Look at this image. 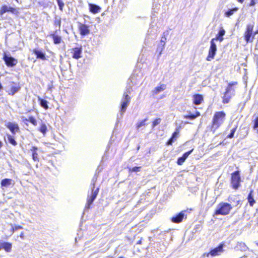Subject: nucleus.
<instances>
[{
  "mask_svg": "<svg viewBox=\"0 0 258 258\" xmlns=\"http://www.w3.org/2000/svg\"><path fill=\"white\" fill-rule=\"evenodd\" d=\"M194 149H191V150L186 152L183 154L182 157H180L178 158L177 163L179 165H181L183 164V163L185 161L186 159L188 157V156L192 153Z\"/></svg>",
  "mask_w": 258,
  "mask_h": 258,
  "instance_id": "dca6fc26",
  "label": "nucleus"
},
{
  "mask_svg": "<svg viewBox=\"0 0 258 258\" xmlns=\"http://www.w3.org/2000/svg\"><path fill=\"white\" fill-rule=\"evenodd\" d=\"M97 179L96 177H94L92 180L91 185H92V189L91 195L88 196V199L86 205L85 206V210H88L90 209L91 205L93 203L94 201L97 197V196L98 194L99 188H97L95 189V184Z\"/></svg>",
  "mask_w": 258,
  "mask_h": 258,
  "instance_id": "f03ea898",
  "label": "nucleus"
},
{
  "mask_svg": "<svg viewBox=\"0 0 258 258\" xmlns=\"http://www.w3.org/2000/svg\"><path fill=\"white\" fill-rule=\"evenodd\" d=\"M224 246V244L223 243H220L219 246L211 250L209 253H205L204 254V256L206 255L207 257L211 255L212 256H215L216 255H219L221 254L222 252H223V247Z\"/></svg>",
  "mask_w": 258,
  "mask_h": 258,
  "instance_id": "9d476101",
  "label": "nucleus"
},
{
  "mask_svg": "<svg viewBox=\"0 0 258 258\" xmlns=\"http://www.w3.org/2000/svg\"><path fill=\"white\" fill-rule=\"evenodd\" d=\"M15 1H17V2H18V0H15Z\"/></svg>",
  "mask_w": 258,
  "mask_h": 258,
  "instance_id": "052dcab7",
  "label": "nucleus"
},
{
  "mask_svg": "<svg viewBox=\"0 0 258 258\" xmlns=\"http://www.w3.org/2000/svg\"><path fill=\"white\" fill-rule=\"evenodd\" d=\"M33 52L36 55L37 58H39L43 60L46 59L45 53L42 51L35 49H33Z\"/></svg>",
  "mask_w": 258,
  "mask_h": 258,
  "instance_id": "aec40b11",
  "label": "nucleus"
},
{
  "mask_svg": "<svg viewBox=\"0 0 258 258\" xmlns=\"http://www.w3.org/2000/svg\"><path fill=\"white\" fill-rule=\"evenodd\" d=\"M178 135V132L177 131L174 132L171 136V137L168 141L167 144L168 145H171L173 143V142L176 140L177 138V136Z\"/></svg>",
  "mask_w": 258,
  "mask_h": 258,
  "instance_id": "a878e982",
  "label": "nucleus"
},
{
  "mask_svg": "<svg viewBox=\"0 0 258 258\" xmlns=\"http://www.w3.org/2000/svg\"><path fill=\"white\" fill-rule=\"evenodd\" d=\"M241 177L239 171H236L231 174V184L233 188L237 189L240 186Z\"/></svg>",
  "mask_w": 258,
  "mask_h": 258,
  "instance_id": "0eeeda50",
  "label": "nucleus"
},
{
  "mask_svg": "<svg viewBox=\"0 0 258 258\" xmlns=\"http://www.w3.org/2000/svg\"><path fill=\"white\" fill-rule=\"evenodd\" d=\"M244 0H237V1L240 3H243Z\"/></svg>",
  "mask_w": 258,
  "mask_h": 258,
  "instance_id": "5fc2aeb1",
  "label": "nucleus"
},
{
  "mask_svg": "<svg viewBox=\"0 0 258 258\" xmlns=\"http://www.w3.org/2000/svg\"><path fill=\"white\" fill-rule=\"evenodd\" d=\"M235 249L237 250H240L242 251H246L248 249V247L246 245L242 242H238Z\"/></svg>",
  "mask_w": 258,
  "mask_h": 258,
  "instance_id": "5701e85b",
  "label": "nucleus"
},
{
  "mask_svg": "<svg viewBox=\"0 0 258 258\" xmlns=\"http://www.w3.org/2000/svg\"><path fill=\"white\" fill-rule=\"evenodd\" d=\"M5 125L14 134L19 132L18 124L15 122H6Z\"/></svg>",
  "mask_w": 258,
  "mask_h": 258,
  "instance_id": "ddd939ff",
  "label": "nucleus"
},
{
  "mask_svg": "<svg viewBox=\"0 0 258 258\" xmlns=\"http://www.w3.org/2000/svg\"><path fill=\"white\" fill-rule=\"evenodd\" d=\"M40 132H41L43 134H45L47 131V127L45 124H42L39 129Z\"/></svg>",
  "mask_w": 258,
  "mask_h": 258,
  "instance_id": "4c0bfd02",
  "label": "nucleus"
},
{
  "mask_svg": "<svg viewBox=\"0 0 258 258\" xmlns=\"http://www.w3.org/2000/svg\"><path fill=\"white\" fill-rule=\"evenodd\" d=\"M22 228H23L21 226H15L14 227H13L12 231L14 232V231H16V230H17L19 229H21Z\"/></svg>",
  "mask_w": 258,
  "mask_h": 258,
  "instance_id": "49530a36",
  "label": "nucleus"
},
{
  "mask_svg": "<svg viewBox=\"0 0 258 258\" xmlns=\"http://www.w3.org/2000/svg\"><path fill=\"white\" fill-rule=\"evenodd\" d=\"M5 249L7 252H10L12 249V244L7 242H0V250Z\"/></svg>",
  "mask_w": 258,
  "mask_h": 258,
  "instance_id": "412c9836",
  "label": "nucleus"
},
{
  "mask_svg": "<svg viewBox=\"0 0 258 258\" xmlns=\"http://www.w3.org/2000/svg\"><path fill=\"white\" fill-rule=\"evenodd\" d=\"M8 12V6L3 5L0 9V16L2 17L5 13Z\"/></svg>",
  "mask_w": 258,
  "mask_h": 258,
  "instance_id": "72a5a7b5",
  "label": "nucleus"
},
{
  "mask_svg": "<svg viewBox=\"0 0 258 258\" xmlns=\"http://www.w3.org/2000/svg\"><path fill=\"white\" fill-rule=\"evenodd\" d=\"M39 100L40 102V104L41 107H42L43 108H44L45 109H47L48 108V106L47 105L48 102L46 100L43 99H41V98H39Z\"/></svg>",
  "mask_w": 258,
  "mask_h": 258,
  "instance_id": "c756f323",
  "label": "nucleus"
},
{
  "mask_svg": "<svg viewBox=\"0 0 258 258\" xmlns=\"http://www.w3.org/2000/svg\"><path fill=\"white\" fill-rule=\"evenodd\" d=\"M12 179L5 178L2 180L1 185L3 187H8L11 184Z\"/></svg>",
  "mask_w": 258,
  "mask_h": 258,
  "instance_id": "c85d7f7f",
  "label": "nucleus"
},
{
  "mask_svg": "<svg viewBox=\"0 0 258 258\" xmlns=\"http://www.w3.org/2000/svg\"><path fill=\"white\" fill-rule=\"evenodd\" d=\"M21 119H22V121H23V122H25V121H29V118H28V119H27V118H25L24 116H22V117H21Z\"/></svg>",
  "mask_w": 258,
  "mask_h": 258,
  "instance_id": "09e8293b",
  "label": "nucleus"
},
{
  "mask_svg": "<svg viewBox=\"0 0 258 258\" xmlns=\"http://www.w3.org/2000/svg\"><path fill=\"white\" fill-rule=\"evenodd\" d=\"M161 49V45H160V44L158 46V48H157V51H159L160 52V50ZM161 54H159V55H160Z\"/></svg>",
  "mask_w": 258,
  "mask_h": 258,
  "instance_id": "3c124183",
  "label": "nucleus"
},
{
  "mask_svg": "<svg viewBox=\"0 0 258 258\" xmlns=\"http://www.w3.org/2000/svg\"><path fill=\"white\" fill-rule=\"evenodd\" d=\"M225 31L222 27H221L220 30L219 31L218 33L216 35V37L213 38L212 40H214V41H215V40H219L220 42H222L224 39L223 36L225 35Z\"/></svg>",
  "mask_w": 258,
  "mask_h": 258,
  "instance_id": "f3484780",
  "label": "nucleus"
},
{
  "mask_svg": "<svg viewBox=\"0 0 258 258\" xmlns=\"http://www.w3.org/2000/svg\"><path fill=\"white\" fill-rule=\"evenodd\" d=\"M166 89V85L164 84H160V86L155 88V89L152 91V93L153 95H157Z\"/></svg>",
  "mask_w": 258,
  "mask_h": 258,
  "instance_id": "6ab92c4d",
  "label": "nucleus"
},
{
  "mask_svg": "<svg viewBox=\"0 0 258 258\" xmlns=\"http://www.w3.org/2000/svg\"><path fill=\"white\" fill-rule=\"evenodd\" d=\"M217 51V45L214 41V40H211L210 42V47L209 50V54L207 57V60L210 61L214 58L216 52Z\"/></svg>",
  "mask_w": 258,
  "mask_h": 258,
  "instance_id": "9b49d317",
  "label": "nucleus"
},
{
  "mask_svg": "<svg viewBox=\"0 0 258 258\" xmlns=\"http://www.w3.org/2000/svg\"><path fill=\"white\" fill-rule=\"evenodd\" d=\"M256 34H258V30H256V31H255V32L253 33V35H254V36Z\"/></svg>",
  "mask_w": 258,
  "mask_h": 258,
  "instance_id": "6e6d98bb",
  "label": "nucleus"
},
{
  "mask_svg": "<svg viewBox=\"0 0 258 258\" xmlns=\"http://www.w3.org/2000/svg\"><path fill=\"white\" fill-rule=\"evenodd\" d=\"M3 60L5 64L8 67L13 68L15 67L18 63V60L12 57L10 54L4 52L3 55Z\"/></svg>",
  "mask_w": 258,
  "mask_h": 258,
  "instance_id": "6e6552de",
  "label": "nucleus"
},
{
  "mask_svg": "<svg viewBox=\"0 0 258 258\" xmlns=\"http://www.w3.org/2000/svg\"><path fill=\"white\" fill-rule=\"evenodd\" d=\"M226 114L224 111L216 112L213 118L212 131H215L221 125L225 120Z\"/></svg>",
  "mask_w": 258,
  "mask_h": 258,
  "instance_id": "f257e3e1",
  "label": "nucleus"
},
{
  "mask_svg": "<svg viewBox=\"0 0 258 258\" xmlns=\"http://www.w3.org/2000/svg\"><path fill=\"white\" fill-rule=\"evenodd\" d=\"M203 101V97L200 94H196L193 96V102L195 105H198L201 104Z\"/></svg>",
  "mask_w": 258,
  "mask_h": 258,
  "instance_id": "b1692460",
  "label": "nucleus"
},
{
  "mask_svg": "<svg viewBox=\"0 0 258 258\" xmlns=\"http://www.w3.org/2000/svg\"><path fill=\"white\" fill-rule=\"evenodd\" d=\"M236 129H237V127H235L232 128L231 130L230 134L228 136L227 138H230V139L233 138L234 134L236 131Z\"/></svg>",
  "mask_w": 258,
  "mask_h": 258,
  "instance_id": "79ce46f5",
  "label": "nucleus"
},
{
  "mask_svg": "<svg viewBox=\"0 0 258 258\" xmlns=\"http://www.w3.org/2000/svg\"><path fill=\"white\" fill-rule=\"evenodd\" d=\"M166 38L165 37H162V39L160 41V45H161V49L160 51V54H161V53L163 51V50L164 49V47H165V40H166Z\"/></svg>",
  "mask_w": 258,
  "mask_h": 258,
  "instance_id": "c9c22d12",
  "label": "nucleus"
},
{
  "mask_svg": "<svg viewBox=\"0 0 258 258\" xmlns=\"http://www.w3.org/2000/svg\"><path fill=\"white\" fill-rule=\"evenodd\" d=\"M2 146H3V143L1 141H0V148H2Z\"/></svg>",
  "mask_w": 258,
  "mask_h": 258,
  "instance_id": "4d7b16f0",
  "label": "nucleus"
},
{
  "mask_svg": "<svg viewBox=\"0 0 258 258\" xmlns=\"http://www.w3.org/2000/svg\"><path fill=\"white\" fill-rule=\"evenodd\" d=\"M161 121V119L160 118L156 119L153 122L152 124V128H154L156 125H158L160 123Z\"/></svg>",
  "mask_w": 258,
  "mask_h": 258,
  "instance_id": "ea45409f",
  "label": "nucleus"
},
{
  "mask_svg": "<svg viewBox=\"0 0 258 258\" xmlns=\"http://www.w3.org/2000/svg\"><path fill=\"white\" fill-rule=\"evenodd\" d=\"M29 121L30 122L34 125H37V121L36 119L33 116H30L29 117Z\"/></svg>",
  "mask_w": 258,
  "mask_h": 258,
  "instance_id": "37998d69",
  "label": "nucleus"
},
{
  "mask_svg": "<svg viewBox=\"0 0 258 258\" xmlns=\"http://www.w3.org/2000/svg\"><path fill=\"white\" fill-rule=\"evenodd\" d=\"M161 49V45H160V44L158 46V48H157V51H159L160 52V50ZM161 54H159V55H160Z\"/></svg>",
  "mask_w": 258,
  "mask_h": 258,
  "instance_id": "603ef678",
  "label": "nucleus"
},
{
  "mask_svg": "<svg viewBox=\"0 0 258 258\" xmlns=\"http://www.w3.org/2000/svg\"><path fill=\"white\" fill-rule=\"evenodd\" d=\"M141 240H139L138 242H137V244H141Z\"/></svg>",
  "mask_w": 258,
  "mask_h": 258,
  "instance_id": "13d9d810",
  "label": "nucleus"
},
{
  "mask_svg": "<svg viewBox=\"0 0 258 258\" xmlns=\"http://www.w3.org/2000/svg\"><path fill=\"white\" fill-rule=\"evenodd\" d=\"M232 209V207L230 204L227 203H221L217 205L214 215H227Z\"/></svg>",
  "mask_w": 258,
  "mask_h": 258,
  "instance_id": "20e7f679",
  "label": "nucleus"
},
{
  "mask_svg": "<svg viewBox=\"0 0 258 258\" xmlns=\"http://www.w3.org/2000/svg\"><path fill=\"white\" fill-rule=\"evenodd\" d=\"M8 12H10L12 14L18 15L19 14V10L12 7L8 6Z\"/></svg>",
  "mask_w": 258,
  "mask_h": 258,
  "instance_id": "7c9ffc66",
  "label": "nucleus"
},
{
  "mask_svg": "<svg viewBox=\"0 0 258 258\" xmlns=\"http://www.w3.org/2000/svg\"><path fill=\"white\" fill-rule=\"evenodd\" d=\"M141 167H134L132 169H130L132 172H138L140 170Z\"/></svg>",
  "mask_w": 258,
  "mask_h": 258,
  "instance_id": "a18cd8bd",
  "label": "nucleus"
},
{
  "mask_svg": "<svg viewBox=\"0 0 258 258\" xmlns=\"http://www.w3.org/2000/svg\"><path fill=\"white\" fill-rule=\"evenodd\" d=\"M79 29L81 35L85 36L90 33L89 27L80 23H79Z\"/></svg>",
  "mask_w": 258,
  "mask_h": 258,
  "instance_id": "2eb2a0df",
  "label": "nucleus"
},
{
  "mask_svg": "<svg viewBox=\"0 0 258 258\" xmlns=\"http://www.w3.org/2000/svg\"><path fill=\"white\" fill-rule=\"evenodd\" d=\"M255 119L254 120L253 128L256 130L258 127V115H254Z\"/></svg>",
  "mask_w": 258,
  "mask_h": 258,
  "instance_id": "58836bf2",
  "label": "nucleus"
},
{
  "mask_svg": "<svg viewBox=\"0 0 258 258\" xmlns=\"http://www.w3.org/2000/svg\"><path fill=\"white\" fill-rule=\"evenodd\" d=\"M257 43H258V40H257Z\"/></svg>",
  "mask_w": 258,
  "mask_h": 258,
  "instance_id": "680f3d73",
  "label": "nucleus"
},
{
  "mask_svg": "<svg viewBox=\"0 0 258 258\" xmlns=\"http://www.w3.org/2000/svg\"><path fill=\"white\" fill-rule=\"evenodd\" d=\"M37 150H38V148L35 146L32 147L30 150L32 152V159L34 161H39Z\"/></svg>",
  "mask_w": 258,
  "mask_h": 258,
  "instance_id": "393cba45",
  "label": "nucleus"
},
{
  "mask_svg": "<svg viewBox=\"0 0 258 258\" xmlns=\"http://www.w3.org/2000/svg\"><path fill=\"white\" fill-rule=\"evenodd\" d=\"M186 211H182L176 215L173 216L171 218V221L173 223H179L182 222L184 217H186Z\"/></svg>",
  "mask_w": 258,
  "mask_h": 258,
  "instance_id": "f8f14e48",
  "label": "nucleus"
},
{
  "mask_svg": "<svg viewBox=\"0 0 258 258\" xmlns=\"http://www.w3.org/2000/svg\"><path fill=\"white\" fill-rule=\"evenodd\" d=\"M253 25L248 24L246 26V31L244 33V39L247 43L248 42H252L254 39V35L253 33Z\"/></svg>",
  "mask_w": 258,
  "mask_h": 258,
  "instance_id": "423d86ee",
  "label": "nucleus"
},
{
  "mask_svg": "<svg viewBox=\"0 0 258 258\" xmlns=\"http://www.w3.org/2000/svg\"><path fill=\"white\" fill-rule=\"evenodd\" d=\"M7 139L9 142L14 146H16L17 144V143L15 141V139L11 135H7Z\"/></svg>",
  "mask_w": 258,
  "mask_h": 258,
  "instance_id": "f704fd0d",
  "label": "nucleus"
},
{
  "mask_svg": "<svg viewBox=\"0 0 258 258\" xmlns=\"http://www.w3.org/2000/svg\"><path fill=\"white\" fill-rule=\"evenodd\" d=\"M54 24L55 26H58L59 29H60L61 26V18L60 17L57 16L55 17Z\"/></svg>",
  "mask_w": 258,
  "mask_h": 258,
  "instance_id": "2f4dec72",
  "label": "nucleus"
},
{
  "mask_svg": "<svg viewBox=\"0 0 258 258\" xmlns=\"http://www.w3.org/2000/svg\"><path fill=\"white\" fill-rule=\"evenodd\" d=\"M82 47H75L71 49V53L73 54V58L78 59L82 57Z\"/></svg>",
  "mask_w": 258,
  "mask_h": 258,
  "instance_id": "4468645a",
  "label": "nucleus"
},
{
  "mask_svg": "<svg viewBox=\"0 0 258 258\" xmlns=\"http://www.w3.org/2000/svg\"><path fill=\"white\" fill-rule=\"evenodd\" d=\"M257 245H258V242L256 243Z\"/></svg>",
  "mask_w": 258,
  "mask_h": 258,
  "instance_id": "bf43d9fd",
  "label": "nucleus"
},
{
  "mask_svg": "<svg viewBox=\"0 0 258 258\" xmlns=\"http://www.w3.org/2000/svg\"><path fill=\"white\" fill-rule=\"evenodd\" d=\"M20 237L22 238V239H24V233L23 232H22L20 235Z\"/></svg>",
  "mask_w": 258,
  "mask_h": 258,
  "instance_id": "864d4df0",
  "label": "nucleus"
},
{
  "mask_svg": "<svg viewBox=\"0 0 258 258\" xmlns=\"http://www.w3.org/2000/svg\"><path fill=\"white\" fill-rule=\"evenodd\" d=\"M57 2L58 6L59 7V9L60 11H62L63 8L64 7V3L62 0H56Z\"/></svg>",
  "mask_w": 258,
  "mask_h": 258,
  "instance_id": "a19ab883",
  "label": "nucleus"
},
{
  "mask_svg": "<svg viewBox=\"0 0 258 258\" xmlns=\"http://www.w3.org/2000/svg\"><path fill=\"white\" fill-rule=\"evenodd\" d=\"M184 117L187 119H189L190 120H194L196 118V116H195L194 114H191L190 115L185 116Z\"/></svg>",
  "mask_w": 258,
  "mask_h": 258,
  "instance_id": "c03bdc74",
  "label": "nucleus"
},
{
  "mask_svg": "<svg viewBox=\"0 0 258 258\" xmlns=\"http://www.w3.org/2000/svg\"><path fill=\"white\" fill-rule=\"evenodd\" d=\"M97 179L96 177H94L92 180L91 185H92V189L91 195L88 196V199L86 205L85 206V210H88L90 209L91 205L93 203L94 201L97 197V196L98 194L99 188H97L95 189V184Z\"/></svg>",
  "mask_w": 258,
  "mask_h": 258,
  "instance_id": "7ed1b4c3",
  "label": "nucleus"
},
{
  "mask_svg": "<svg viewBox=\"0 0 258 258\" xmlns=\"http://www.w3.org/2000/svg\"><path fill=\"white\" fill-rule=\"evenodd\" d=\"M238 10V8L237 7L231 9H229L225 13V16L229 17L232 16L234 13L237 12Z\"/></svg>",
  "mask_w": 258,
  "mask_h": 258,
  "instance_id": "cd10ccee",
  "label": "nucleus"
},
{
  "mask_svg": "<svg viewBox=\"0 0 258 258\" xmlns=\"http://www.w3.org/2000/svg\"><path fill=\"white\" fill-rule=\"evenodd\" d=\"M200 113L198 111H197L196 114H195V116H196V118H197V117L200 116Z\"/></svg>",
  "mask_w": 258,
  "mask_h": 258,
  "instance_id": "8fccbe9b",
  "label": "nucleus"
},
{
  "mask_svg": "<svg viewBox=\"0 0 258 258\" xmlns=\"http://www.w3.org/2000/svg\"><path fill=\"white\" fill-rule=\"evenodd\" d=\"M253 190H251L249 194H248L247 200L248 201V203L249 204V205L251 207H252L254 203H255V200H254L253 196L252 195Z\"/></svg>",
  "mask_w": 258,
  "mask_h": 258,
  "instance_id": "bb28decb",
  "label": "nucleus"
},
{
  "mask_svg": "<svg viewBox=\"0 0 258 258\" xmlns=\"http://www.w3.org/2000/svg\"><path fill=\"white\" fill-rule=\"evenodd\" d=\"M51 36L53 38V42L55 44H57L60 43L61 38L59 36L56 35L55 34H52Z\"/></svg>",
  "mask_w": 258,
  "mask_h": 258,
  "instance_id": "473e14b6",
  "label": "nucleus"
},
{
  "mask_svg": "<svg viewBox=\"0 0 258 258\" xmlns=\"http://www.w3.org/2000/svg\"><path fill=\"white\" fill-rule=\"evenodd\" d=\"M256 3V2H255V0H251L250 3L249 4V6L253 7L255 5Z\"/></svg>",
  "mask_w": 258,
  "mask_h": 258,
  "instance_id": "de8ad7c7",
  "label": "nucleus"
},
{
  "mask_svg": "<svg viewBox=\"0 0 258 258\" xmlns=\"http://www.w3.org/2000/svg\"><path fill=\"white\" fill-rule=\"evenodd\" d=\"M148 120V118H145V119L143 120L142 121L138 122L137 124V129H139V128H140L141 127L143 126H144L146 125V123L145 122Z\"/></svg>",
  "mask_w": 258,
  "mask_h": 258,
  "instance_id": "e433bc0d",
  "label": "nucleus"
},
{
  "mask_svg": "<svg viewBox=\"0 0 258 258\" xmlns=\"http://www.w3.org/2000/svg\"><path fill=\"white\" fill-rule=\"evenodd\" d=\"M20 89V87L17 85L15 83H13L10 90L8 91L9 95L13 96L17 93Z\"/></svg>",
  "mask_w": 258,
  "mask_h": 258,
  "instance_id": "a211bd4d",
  "label": "nucleus"
},
{
  "mask_svg": "<svg viewBox=\"0 0 258 258\" xmlns=\"http://www.w3.org/2000/svg\"><path fill=\"white\" fill-rule=\"evenodd\" d=\"M236 85H237V82H236L230 83L228 84L223 97V103L226 104L229 103L231 97L235 95V89L233 86Z\"/></svg>",
  "mask_w": 258,
  "mask_h": 258,
  "instance_id": "39448f33",
  "label": "nucleus"
},
{
  "mask_svg": "<svg viewBox=\"0 0 258 258\" xmlns=\"http://www.w3.org/2000/svg\"><path fill=\"white\" fill-rule=\"evenodd\" d=\"M127 92H125L123 94L121 102V108H120V111L121 112V114H123L124 112H125L126 109L127 108V106L128 104H129L130 102L131 97L129 96V95L127 94V93H130L129 91H127Z\"/></svg>",
  "mask_w": 258,
  "mask_h": 258,
  "instance_id": "1a4fd4ad",
  "label": "nucleus"
},
{
  "mask_svg": "<svg viewBox=\"0 0 258 258\" xmlns=\"http://www.w3.org/2000/svg\"><path fill=\"white\" fill-rule=\"evenodd\" d=\"M89 6L90 11L93 14H96L100 12L101 9L99 6L93 4L89 3Z\"/></svg>",
  "mask_w": 258,
  "mask_h": 258,
  "instance_id": "4be33fe9",
  "label": "nucleus"
}]
</instances>
